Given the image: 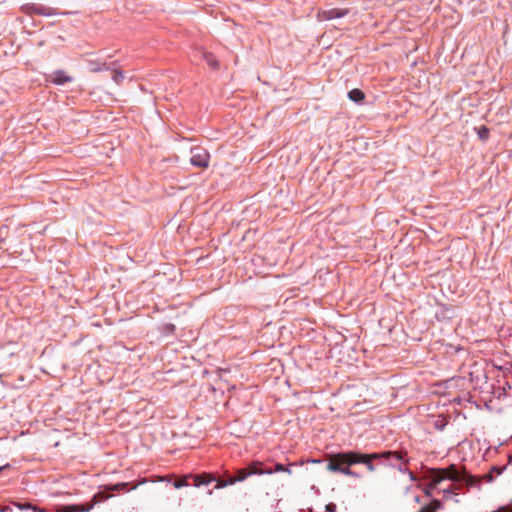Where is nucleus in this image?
I'll return each mask as SVG.
<instances>
[{
    "label": "nucleus",
    "mask_w": 512,
    "mask_h": 512,
    "mask_svg": "<svg viewBox=\"0 0 512 512\" xmlns=\"http://www.w3.org/2000/svg\"><path fill=\"white\" fill-rule=\"evenodd\" d=\"M262 463L259 461L253 462L249 464L245 468L238 469L235 473L234 477H229L226 480L218 481L217 489L224 488L229 485H233L236 482H242L246 480L251 475H263V474H271L275 472H287L291 474V469L289 467L284 466L283 464H276L274 470L272 469H263Z\"/></svg>",
    "instance_id": "obj_1"
},
{
    "label": "nucleus",
    "mask_w": 512,
    "mask_h": 512,
    "mask_svg": "<svg viewBox=\"0 0 512 512\" xmlns=\"http://www.w3.org/2000/svg\"><path fill=\"white\" fill-rule=\"evenodd\" d=\"M431 485L436 487L441 481L449 479L456 482H466L472 484L474 481L470 475L467 474L466 469L459 470L454 464L447 468H434L430 472Z\"/></svg>",
    "instance_id": "obj_2"
},
{
    "label": "nucleus",
    "mask_w": 512,
    "mask_h": 512,
    "mask_svg": "<svg viewBox=\"0 0 512 512\" xmlns=\"http://www.w3.org/2000/svg\"><path fill=\"white\" fill-rule=\"evenodd\" d=\"M361 460L358 457V452H344V453H336L328 456V464L326 469L331 472L343 471L346 465H353L358 463Z\"/></svg>",
    "instance_id": "obj_3"
},
{
    "label": "nucleus",
    "mask_w": 512,
    "mask_h": 512,
    "mask_svg": "<svg viewBox=\"0 0 512 512\" xmlns=\"http://www.w3.org/2000/svg\"><path fill=\"white\" fill-rule=\"evenodd\" d=\"M404 456H406V452H383V453H372V454H362L358 453V457L361 459L358 463H363L367 466L369 471H374V465L372 464V460L379 458H389L393 459L396 462H403Z\"/></svg>",
    "instance_id": "obj_4"
},
{
    "label": "nucleus",
    "mask_w": 512,
    "mask_h": 512,
    "mask_svg": "<svg viewBox=\"0 0 512 512\" xmlns=\"http://www.w3.org/2000/svg\"><path fill=\"white\" fill-rule=\"evenodd\" d=\"M106 498H108L107 495H104L103 493H98L93 496L92 501L90 503L60 506L58 510L59 512H89L90 510H92L96 503H98L101 500H105Z\"/></svg>",
    "instance_id": "obj_5"
},
{
    "label": "nucleus",
    "mask_w": 512,
    "mask_h": 512,
    "mask_svg": "<svg viewBox=\"0 0 512 512\" xmlns=\"http://www.w3.org/2000/svg\"><path fill=\"white\" fill-rule=\"evenodd\" d=\"M21 11L29 16L34 14L41 16H54L57 15V10L42 4L27 3L21 6Z\"/></svg>",
    "instance_id": "obj_6"
},
{
    "label": "nucleus",
    "mask_w": 512,
    "mask_h": 512,
    "mask_svg": "<svg viewBox=\"0 0 512 512\" xmlns=\"http://www.w3.org/2000/svg\"><path fill=\"white\" fill-rule=\"evenodd\" d=\"M191 159L190 162L193 166L199 168H207L209 164V153L202 148H193L191 150Z\"/></svg>",
    "instance_id": "obj_7"
},
{
    "label": "nucleus",
    "mask_w": 512,
    "mask_h": 512,
    "mask_svg": "<svg viewBox=\"0 0 512 512\" xmlns=\"http://www.w3.org/2000/svg\"><path fill=\"white\" fill-rule=\"evenodd\" d=\"M234 476L235 475H226L224 478L216 479L214 477V475H212L210 473H203V474H200V475H193V476H191V478L193 479V485L195 487H199L201 485H208L211 482L216 481L215 488H217L218 481L226 480L229 477H234Z\"/></svg>",
    "instance_id": "obj_8"
},
{
    "label": "nucleus",
    "mask_w": 512,
    "mask_h": 512,
    "mask_svg": "<svg viewBox=\"0 0 512 512\" xmlns=\"http://www.w3.org/2000/svg\"><path fill=\"white\" fill-rule=\"evenodd\" d=\"M349 14V9L332 8L318 12V19L321 21L342 18Z\"/></svg>",
    "instance_id": "obj_9"
},
{
    "label": "nucleus",
    "mask_w": 512,
    "mask_h": 512,
    "mask_svg": "<svg viewBox=\"0 0 512 512\" xmlns=\"http://www.w3.org/2000/svg\"><path fill=\"white\" fill-rule=\"evenodd\" d=\"M49 81L60 85L71 81V77L66 75L63 71H57L49 76Z\"/></svg>",
    "instance_id": "obj_10"
},
{
    "label": "nucleus",
    "mask_w": 512,
    "mask_h": 512,
    "mask_svg": "<svg viewBox=\"0 0 512 512\" xmlns=\"http://www.w3.org/2000/svg\"><path fill=\"white\" fill-rule=\"evenodd\" d=\"M348 97L351 101L360 103L364 100L365 94L360 89H352L348 93Z\"/></svg>",
    "instance_id": "obj_11"
},
{
    "label": "nucleus",
    "mask_w": 512,
    "mask_h": 512,
    "mask_svg": "<svg viewBox=\"0 0 512 512\" xmlns=\"http://www.w3.org/2000/svg\"><path fill=\"white\" fill-rule=\"evenodd\" d=\"M441 508V502L439 500H432L428 505L424 506L418 512H436Z\"/></svg>",
    "instance_id": "obj_12"
},
{
    "label": "nucleus",
    "mask_w": 512,
    "mask_h": 512,
    "mask_svg": "<svg viewBox=\"0 0 512 512\" xmlns=\"http://www.w3.org/2000/svg\"><path fill=\"white\" fill-rule=\"evenodd\" d=\"M191 478L190 475H187V476H183L179 479H176L174 482H173V486L174 488L176 489H179V488H182V487H186L189 485L188 483V479Z\"/></svg>",
    "instance_id": "obj_13"
},
{
    "label": "nucleus",
    "mask_w": 512,
    "mask_h": 512,
    "mask_svg": "<svg viewBox=\"0 0 512 512\" xmlns=\"http://www.w3.org/2000/svg\"><path fill=\"white\" fill-rule=\"evenodd\" d=\"M129 484L128 483H118V484H115V485H111V486H107L106 489L107 490H110V491H123L127 488Z\"/></svg>",
    "instance_id": "obj_14"
},
{
    "label": "nucleus",
    "mask_w": 512,
    "mask_h": 512,
    "mask_svg": "<svg viewBox=\"0 0 512 512\" xmlns=\"http://www.w3.org/2000/svg\"><path fill=\"white\" fill-rule=\"evenodd\" d=\"M112 78L117 84L121 83L124 78L122 71L117 69L112 70Z\"/></svg>",
    "instance_id": "obj_15"
},
{
    "label": "nucleus",
    "mask_w": 512,
    "mask_h": 512,
    "mask_svg": "<svg viewBox=\"0 0 512 512\" xmlns=\"http://www.w3.org/2000/svg\"><path fill=\"white\" fill-rule=\"evenodd\" d=\"M478 135L482 140H486L489 136V130L485 126H481L478 129Z\"/></svg>",
    "instance_id": "obj_16"
},
{
    "label": "nucleus",
    "mask_w": 512,
    "mask_h": 512,
    "mask_svg": "<svg viewBox=\"0 0 512 512\" xmlns=\"http://www.w3.org/2000/svg\"><path fill=\"white\" fill-rule=\"evenodd\" d=\"M503 470H504V468H500V467H496V466L492 467L490 474H489V479L492 480L494 478V475H500Z\"/></svg>",
    "instance_id": "obj_17"
},
{
    "label": "nucleus",
    "mask_w": 512,
    "mask_h": 512,
    "mask_svg": "<svg viewBox=\"0 0 512 512\" xmlns=\"http://www.w3.org/2000/svg\"><path fill=\"white\" fill-rule=\"evenodd\" d=\"M350 466L351 465H346L344 467L343 471H340V473L345 474V475H349V476H354L355 474L350 470Z\"/></svg>",
    "instance_id": "obj_18"
},
{
    "label": "nucleus",
    "mask_w": 512,
    "mask_h": 512,
    "mask_svg": "<svg viewBox=\"0 0 512 512\" xmlns=\"http://www.w3.org/2000/svg\"><path fill=\"white\" fill-rule=\"evenodd\" d=\"M172 477H173L172 475L158 476L157 480L170 482L172 480Z\"/></svg>",
    "instance_id": "obj_19"
},
{
    "label": "nucleus",
    "mask_w": 512,
    "mask_h": 512,
    "mask_svg": "<svg viewBox=\"0 0 512 512\" xmlns=\"http://www.w3.org/2000/svg\"><path fill=\"white\" fill-rule=\"evenodd\" d=\"M326 512H336V506L333 503L326 505Z\"/></svg>",
    "instance_id": "obj_20"
},
{
    "label": "nucleus",
    "mask_w": 512,
    "mask_h": 512,
    "mask_svg": "<svg viewBox=\"0 0 512 512\" xmlns=\"http://www.w3.org/2000/svg\"><path fill=\"white\" fill-rule=\"evenodd\" d=\"M146 482H147V479H145V478H144V479H142L140 482H138V483H136V484H133V485H132V487H131V489H132V490H134V489H136L139 485L144 484V483H146Z\"/></svg>",
    "instance_id": "obj_21"
},
{
    "label": "nucleus",
    "mask_w": 512,
    "mask_h": 512,
    "mask_svg": "<svg viewBox=\"0 0 512 512\" xmlns=\"http://www.w3.org/2000/svg\"><path fill=\"white\" fill-rule=\"evenodd\" d=\"M11 511V508L9 506H1L0 505V512H8Z\"/></svg>",
    "instance_id": "obj_22"
},
{
    "label": "nucleus",
    "mask_w": 512,
    "mask_h": 512,
    "mask_svg": "<svg viewBox=\"0 0 512 512\" xmlns=\"http://www.w3.org/2000/svg\"><path fill=\"white\" fill-rule=\"evenodd\" d=\"M19 508L20 509L31 508V505L30 504L19 505Z\"/></svg>",
    "instance_id": "obj_23"
},
{
    "label": "nucleus",
    "mask_w": 512,
    "mask_h": 512,
    "mask_svg": "<svg viewBox=\"0 0 512 512\" xmlns=\"http://www.w3.org/2000/svg\"><path fill=\"white\" fill-rule=\"evenodd\" d=\"M33 510H34L35 512H46L44 509H42V508H37V507H33Z\"/></svg>",
    "instance_id": "obj_24"
},
{
    "label": "nucleus",
    "mask_w": 512,
    "mask_h": 512,
    "mask_svg": "<svg viewBox=\"0 0 512 512\" xmlns=\"http://www.w3.org/2000/svg\"><path fill=\"white\" fill-rule=\"evenodd\" d=\"M207 64H217L215 60L207 59Z\"/></svg>",
    "instance_id": "obj_25"
},
{
    "label": "nucleus",
    "mask_w": 512,
    "mask_h": 512,
    "mask_svg": "<svg viewBox=\"0 0 512 512\" xmlns=\"http://www.w3.org/2000/svg\"><path fill=\"white\" fill-rule=\"evenodd\" d=\"M8 467H9V464L4 465V466L0 467V471H2V470H4V469H6V468H8Z\"/></svg>",
    "instance_id": "obj_26"
},
{
    "label": "nucleus",
    "mask_w": 512,
    "mask_h": 512,
    "mask_svg": "<svg viewBox=\"0 0 512 512\" xmlns=\"http://www.w3.org/2000/svg\"><path fill=\"white\" fill-rule=\"evenodd\" d=\"M410 478H411L412 480H415V476H414V474H413L412 472H410Z\"/></svg>",
    "instance_id": "obj_27"
},
{
    "label": "nucleus",
    "mask_w": 512,
    "mask_h": 512,
    "mask_svg": "<svg viewBox=\"0 0 512 512\" xmlns=\"http://www.w3.org/2000/svg\"><path fill=\"white\" fill-rule=\"evenodd\" d=\"M312 463H320V461L313 460Z\"/></svg>",
    "instance_id": "obj_28"
},
{
    "label": "nucleus",
    "mask_w": 512,
    "mask_h": 512,
    "mask_svg": "<svg viewBox=\"0 0 512 512\" xmlns=\"http://www.w3.org/2000/svg\"><path fill=\"white\" fill-rule=\"evenodd\" d=\"M57 512H59V510L57 509Z\"/></svg>",
    "instance_id": "obj_29"
}]
</instances>
